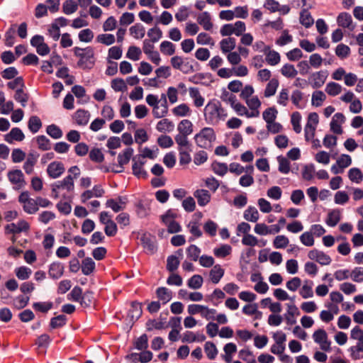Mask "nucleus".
Wrapping results in <instances>:
<instances>
[{
    "label": "nucleus",
    "mask_w": 363,
    "mask_h": 363,
    "mask_svg": "<svg viewBox=\"0 0 363 363\" xmlns=\"http://www.w3.org/2000/svg\"><path fill=\"white\" fill-rule=\"evenodd\" d=\"M68 173L63 179L51 184V196L53 199L72 200L74 195V179L80 175V169L77 166H72L68 169Z\"/></svg>",
    "instance_id": "nucleus-1"
},
{
    "label": "nucleus",
    "mask_w": 363,
    "mask_h": 363,
    "mask_svg": "<svg viewBox=\"0 0 363 363\" xmlns=\"http://www.w3.org/2000/svg\"><path fill=\"white\" fill-rule=\"evenodd\" d=\"M203 115L206 121L212 125L218 124L220 121H225L228 116L226 110L216 100L208 102L204 108Z\"/></svg>",
    "instance_id": "nucleus-2"
},
{
    "label": "nucleus",
    "mask_w": 363,
    "mask_h": 363,
    "mask_svg": "<svg viewBox=\"0 0 363 363\" xmlns=\"http://www.w3.org/2000/svg\"><path fill=\"white\" fill-rule=\"evenodd\" d=\"M167 94H162L161 99L163 102L160 105V100L158 96L150 94L145 99L147 104L152 108V114L155 118H160L165 116L168 113V106L167 102Z\"/></svg>",
    "instance_id": "nucleus-3"
},
{
    "label": "nucleus",
    "mask_w": 363,
    "mask_h": 363,
    "mask_svg": "<svg viewBox=\"0 0 363 363\" xmlns=\"http://www.w3.org/2000/svg\"><path fill=\"white\" fill-rule=\"evenodd\" d=\"M74 55L79 57L77 65L84 69H91L94 65V52L92 48H80L74 47L73 48Z\"/></svg>",
    "instance_id": "nucleus-4"
},
{
    "label": "nucleus",
    "mask_w": 363,
    "mask_h": 363,
    "mask_svg": "<svg viewBox=\"0 0 363 363\" xmlns=\"http://www.w3.org/2000/svg\"><path fill=\"white\" fill-rule=\"evenodd\" d=\"M216 139V135L214 130L210 127L202 128L194 136L196 144L204 149H210L213 146V143Z\"/></svg>",
    "instance_id": "nucleus-5"
},
{
    "label": "nucleus",
    "mask_w": 363,
    "mask_h": 363,
    "mask_svg": "<svg viewBox=\"0 0 363 363\" xmlns=\"http://www.w3.org/2000/svg\"><path fill=\"white\" fill-rule=\"evenodd\" d=\"M177 217L178 214L172 209H169L161 216V220L167 226L168 233H176L182 230L181 225L175 220Z\"/></svg>",
    "instance_id": "nucleus-6"
},
{
    "label": "nucleus",
    "mask_w": 363,
    "mask_h": 363,
    "mask_svg": "<svg viewBox=\"0 0 363 363\" xmlns=\"http://www.w3.org/2000/svg\"><path fill=\"white\" fill-rule=\"evenodd\" d=\"M18 201L22 205L24 211L28 214H33L38 211L36 200L31 199L27 191H23L20 194Z\"/></svg>",
    "instance_id": "nucleus-7"
},
{
    "label": "nucleus",
    "mask_w": 363,
    "mask_h": 363,
    "mask_svg": "<svg viewBox=\"0 0 363 363\" xmlns=\"http://www.w3.org/2000/svg\"><path fill=\"white\" fill-rule=\"evenodd\" d=\"M319 122L318 113H311L308 116V121L304 128L305 138L306 141L313 139L315 130Z\"/></svg>",
    "instance_id": "nucleus-8"
},
{
    "label": "nucleus",
    "mask_w": 363,
    "mask_h": 363,
    "mask_svg": "<svg viewBox=\"0 0 363 363\" xmlns=\"http://www.w3.org/2000/svg\"><path fill=\"white\" fill-rule=\"evenodd\" d=\"M9 182L13 184V189L19 190L24 188L26 184L24 175L21 170L14 169L7 174Z\"/></svg>",
    "instance_id": "nucleus-9"
},
{
    "label": "nucleus",
    "mask_w": 363,
    "mask_h": 363,
    "mask_svg": "<svg viewBox=\"0 0 363 363\" xmlns=\"http://www.w3.org/2000/svg\"><path fill=\"white\" fill-rule=\"evenodd\" d=\"M313 338L315 342L320 345L322 350L330 351L331 342L328 340V334L323 329H318L313 334Z\"/></svg>",
    "instance_id": "nucleus-10"
},
{
    "label": "nucleus",
    "mask_w": 363,
    "mask_h": 363,
    "mask_svg": "<svg viewBox=\"0 0 363 363\" xmlns=\"http://www.w3.org/2000/svg\"><path fill=\"white\" fill-rule=\"evenodd\" d=\"M30 45L36 49V52L41 56L47 55L50 53V49L43 35H35L30 39Z\"/></svg>",
    "instance_id": "nucleus-11"
},
{
    "label": "nucleus",
    "mask_w": 363,
    "mask_h": 363,
    "mask_svg": "<svg viewBox=\"0 0 363 363\" xmlns=\"http://www.w3.org/2000/svg\"><path fill=\"white\" fill-rule=\"evenodd\" d=\"M30 229L29 223L25 220H21L18 223H10L5 226L6 234H19L22 232H28Z\"/></svg>",
    "instance_id": "nucleus-12"
},
{
    "label": "nucleus",
    "mask_w": 363,
    "mask_h": 363,
    "mask_svg": "<svg viewBox=\"0 0 363 363\" xmlns=\"http://www.w3.org/2000/svg\"><path fill=\"white\" fill-rule=\"evenodd\" d=\"M133 173L138 178H146L147 172L143 168V165L146 163V160H144L143 156H135L132 159Z\"/></svg>",
    "instance_id": "nucleus-13"
},
{
    "label": "nucleus",
    "mask_w": 363,
    "mask_h": 363,
    "mask_svg": "<svg viewBox=\"0 0 363 363\" xmlns=\"http://www.w3.org/2000/svg\"><path fill=\"white\" fill-rule=\"evenodd\" d=\"M133 154V150L130 147L126 148L123 152L120 153L118 155V165L116 169L113 167L112 172L116 173L123 172V166L129 162Z\"/></svg>",
    "instance_id": "nucleus-14"
},
{
    "label": "nucleus",
    "mask_w": 363,
    "mask_h": 363,
    "mask_svg": "<svg viewBox=\"0 0 363 363\" xmlns=\"http://www.w3.org/2000/svg\"><path fill=\"white\" fill-rule=\"evenodd\" d=\"M65 167L62 162L54 161L50 163L47 167L48 175L52 179L60 177L65 172Z\"/></svg>",
    "instance_id": "nucleus-15"
},
{
    "label": "nucleus",
    "mask_w": 363,
    "mask_h": 363,
    "mask_svg": "<svg viewBox=\"0 0 363 363\" xmlns=\"http://www.w3.org/2000/svg\"><path fill=\"white\" fill-rule=\"evenodd\" d=\"M308 257L310 259L315 260L321 265H328L332 261L329 255L316 249L310 250Z\"/></svg>",
    "instance_id": "nucleus-16"
},
{
    "label": "nucleus",
    "mask_w": 363,
    "mask_h": 363,
    "mask_svg": "<svg viewBox=\"0 0 363 363\" xmlns=\"http://www.w3.org/2000/svg\"><path fill=\"white\" fill-rule=\"evenodd\" d=\"M328 77L326 71H318L313 73L308 80L311 86L314 89L321 87L325 82Z\"/></svg>",
    "instance_id": "nucleus-17"
},
{
    "label": "nucleus",
    "mask_w": 363,
    "mask_h": 363,
    "mask_svg": "<svg viewBox=\"0 0 363 363\" xmlns=\"http://www.w3.org/2000/svg\"><path fill=\"white\" fill-rule=\"evenodd\" d=\"M249 108L250 116L251 118H257L259 116V108L261 107V101L257 96H253L250 99L245 101Z\"/></svg>",
    "instance_id": "nucleus-18"
},
{
    "label": "nucleus",
    "mask_w": 363,
    "mask_h": 363,
    "mask_svg": "<svg viewBox=\"0 0 363 363\" xmlns=\"http://www.w3.org/2000/svg\"><path fill=\"white\" fill-rule=\"evenodd\" d=\"M104 194V189L100 185H95L92 189L83 192L81 195V201L86 203L88 200L93 197H101Z\"/></svg>",
    "instance_id": "nucleus-19"
},
{
    "label": "nucleus",
    "mask_w": 363,
    "mask_h": 363,
    "mask_svg": "<svg viewBox=\"0 0 363 363\" xmlns=\"http://www.w3.org/2000/svg\"><path fill=\"white\" fill-rule=\"evenodd\" d=\"M337 23L339 26L344 28H348L350 30L354 29V25L352 16L350 13L346 12L340 13L337 17Z\"/></svg>",
    "instance_id": "nucleus-20"
},
{
    "label": "nucleus",
    "mask_w": 363,
    "mask_h": 363,
    "mask_svg": "<svg viewBox=\"0 0 363 363\" xmlns=\"http://www.w3.org/2000/svg\"><path fill=\"white\" fill-rule=\"evenodd\" d=\"M219 45L222 53L227 55L235 48L236 40L233 37H228L222 39L219 43Z\"/></svg>",
    "instance_id": "nucleus-21"
},
{
    "label": "nucleus",
    "mask_w": 363,
    "mask_h": 363,
    "mask_svg": "<svg viewBox=\"0 0 363 363\" xmlns=\"http://www.w3.org/2000/svg\"><path fill=\"white\" fill-rule=\"evenodd\" d=\"M25 135L19 128H13L4 137L5 141L10 144L13 143V141H23Z\"/></svg>",
    "instance_id": "nucleus-22"
},
{
    "label": "nucleus",
    "mask_w": 363,
    "mask_h": 363,
    "mask_svg": "<svg viewBox=\"0 0 363 363\" xmlns=\"http://www.w3.org/2000/svg\"><path fill=\"white\" fill-rule=\"evenodd\" d=\"M314 284L312 280L306 279L303 281V284L301 286V289L299 290L300 296L304 298H309L313 296V286Z\"/></svg>",
    "instance_id": "nucleus-23"
},
{
    "label": "nucleus",
    "mask_w": 363,
    "mask_h": 363,
    "mask_svg": "<svg viewBox=\"0 0 363 363\" xmlns=\"http://www.w3.org/2000/svg\"><path fill=\"white\" fill-rule=\"evenodd\" d=\"M197 22L205 30L210 31L213 29V24L211 21V17L207 11L202 12L198 16Z\"/></svg>",
    "instance_id": "nucleus-24"
},
{
    "label": "nucleus",
    "mask_w": 363,
    "mask_h": 363,
    "mask_svg": "<svg viewBox=\"0 0 363 363\" xmlns=\"http://www.w3.org/2000/svg\"><path fill=\"white\" fill-rule=\"evenodd\" d=\"M242 243L244 245L250 247H255L257 245L264 247L266 245L267 241L264 240H258L257 237L252 234H247L243 235L242 238Z\"/></svg>",
    "instance_id": "nucleus-25"
},
{
    "label": "nucleus",
    "mask_w": 363,
    "mask_h": 363,
    "mask_svg": "<svg viewBox=\"0 0 363 363\" xmlns=\"http://www.w3.org/2000/svg\"><path fill=\"white\" fill-rule=\"evenodd\" d=\"M64 265L60 262H52L48 269V274L50 278L57 279L60 278L64 273Z\"/></svg>",
    "instance_id": "nucleus-26"
},
{
    "label": "nucleus",
    "mask_w": 363,
    "mask_h": 363,
    "mask_svg": "<svg viewBox=\"0 0 363 363\" xmlns=\"http://www.w3.org/2000/svg\"><path fill=\"white\" fill-rule=\"evenodd\" d=\"M225 269L220 264H215L209 272V277L212 283L218 284L223 278Z\"/></svg>",
    "instance_id": "nucleus-27"
},
{
    "label": "nucleus",
    "mask_w": 363,
    "mask_h": 363,
    "mask_svg": "<svg viewBox=\"0 0 363 363\" xmlns=\"http://www.w3.org/2000/svg\"><path fill=\"white\" fill-rule=\"evenodd\" d=\"M194 196L200 206H206L211 201V194L206 189H197L194 192Z\"/></svg>",
    "instance_id": "nucleus-28"
},
{
    "label": "nucleus",
    "mask_w": 363,
    "mask_h": 363,
    "mask_svg": "<svg viewBox=\"0 0 363 363\" xmlns=\"http://www.w3.org/2000/svg\"><path fill=\"white\" fill-rule=\"evenodd\" d=\"M265 55V61L270 66H276L281 61L280 54L274 50H272L271 48H269L264 52Z\"/></svg>",
    "instance_id": "nucleus-29"
},
{
    "label": "nucleus",
    "mask_w": 363,
    "mask_h": 363,
    "mask_svg": "<svg viewBox=\"0 0 363 363\" xmlns=\"http://www.w3.org/2000/svg\"><path fill=\"white\" fill-rule=\"evenodd\" d=\"M287 308V312L285 314L286 323L289 325H294L296 322L295 317L300 315V311L298 307L294 304H288Z\"/></svg>",
    "instance_id": "nucleus-30"
},
{
    "label": "nucleus",
    "mask_w": 363,
    "mask_h": 363,
    "mask_svg": "<svg viewBox=\"0 0 363 363\" xmlns=\"http://www.w3.org/2000/svg\"><path fill=\"white\" fill-rule=\"evenodd\" d=\"M73 118L79 125H85L89 121L90 113L86 110L79 109L74 113Z\"/></svg>",
    "instance_id": "nucleus-31"
},
{
    "label": "nucleus",
    "mask_w": 363,
    "mask_h": 363,
    "mask_svg": "<svg viewBox=\"0 0 363 363\" xmlns=\"http://www.w3.org/2000/svg\"><path fill=\"white\" fill-rule=\"evenodd\" d=\"M191 109L186 104H180L172 109V114L176 117H187L191 114Z\"/></svg>",
    "instance_id": "nucleus-32"
},
{
    "label": "nucleus",
    "mask_w": 363,
    "mask_h": 363,
    "mask_svg": "<svg viewBox=\"0 0 363 363\" xmlns=\"http://www.w3.org/2000/svg\"><path fill=\"white\" fill-rule=\"evenodd\" d=\"M190 97L194 100V104L196 107H201L204 104L205 99L201 95L200 91L196 87H190L189 89Z\"/></svg>",
    "instance_id": "nucleus-33"
},
{
    "label": "nucleus",
    "mask_w": 363,
    "mask_h": 363,
    "mask_svg": "<svg viewBox=\"0 0 363 363\" xmlns=\"http://www.w3.org/2000/svg\"><path fill=\"white\" fill-rule=\"evenodd\" d=\"M279 82L276 78L271 79L267 83L264 91V96L266 98H269L276 94V91L279 87Z\"/></svg>",
    "instance_id": "nucleus-34"
},
{
    "label": "nucleus",
    "mask_w": 363,
    "mask_h": 363,
    "mask_svg": "<svg viewBox=\"0 0 363 363\" xmlns=\"http://www.w3.org/2000/svg\"><path fill=\"white\" fill-rule=\"evenodd\" d=\"M157 297L163 304H166L172 298V292L166 287H159L156 290Z\"/></svg>",
    "instance_id": "nucleus-35"
},
{
    "label": "nucleus",
    "mask_w": 363,
    "mask_h": 363,
    "mask_svg": "<svg viewBox=\"0 0 363 363\" xmlns=\"http://www.w3.org/2000/svg\"><path fill=\"white\" fill-rule=\"evenodd\" d=\"M243 218L249 222L256 223L259 218V213L255 206H250L244 211Z\"/></svg>",
    "instance_id": "nucleus-36"
},
{
    "label": "nucleus",
    "mask_w": 363,
    "mask_h": 363,
    "mask_svg": "<svg viewBox=\"0 0 363 363\" xmlns=\"http://www.w3.org/2000/svg\"><path fill=\"white\" fill-rule=\"evenodd\" d=\"M341 212L338 209H334L328 214L325 223L330 227L335 226L340 220Z\"/></svg>",
    "instance_id": "nucleus-37"
},
{
    "label": "nucleus",
    "mask_w": 363,
    "mask_h": 363,
    "mask_svg": "<svg viewBox=\"0 0 363 363\" xmlns=\"http://www.w3.org/2000/svg\"><path fill=\"white\" fill-rule=\"evenodd\" d=\"M179 133L189 135L193 132V124L187 119H184L180 121L177 125Z\"/></svg>",
    "instance_id": "nucleus-38"
},
{
    "label": "nucleus",
    "mask_w": 363,
    "mask_h": 363,
    "mask_svg": "<svg viewBox=\"0 0 363 363\" xmlns=\"http://www.w3.org/2000/svg\"><path fill=\"white\" fill-rule=\"evenodd\" d=\"M232 252V247L230 245L224 244L213 249V254L218 258H225L230 255Z\"/></svg>",
    "instance_id": "nucleus-39"
},
{
    "label": "nucleus",
    "mask_w": 363,
    "mask_h": 363,
    "mask_svg": "<svg viewBox=\"0 0 363 363\" xmlns=\"http://www.w3.org/2000/svg\"><path fill=\"white\" fill-rule=\"evenodd\" d=\"M174 128L173 122L167 118L160 120L156 125V129L161 133L171 132Z\"/></svg>",
    "instance_id": "nucleus-40"
},
{
    "label": "nucleus",
    "mask_w": 363,
    "mask_h": 363,
    "mask_svg": "<svg viewBox=\"0 0 363 363\" xmlns=\"http://www.w3.org/2000/svg\"><path fill=\"white\" fill-rule=\"evenodd\" d=\"M160 52L167 56H171L175 53L176 46L172 42L164 40L160 45Z\"/></svg>",
    "instance_id": "nucleus-41"
},
{
    "label": "nucleus",
    "mask_w": 363,
    "mask_h": 363,
    "mask_svg": "<svg viewBox=\"0 0 363 363\" xmlns=\"http://www.w3.org/2000/svg\"><path fill=\"white\" fill-rule=\"evenodd\" d=\"M300 23L306 28H310L314 23L311 13L307 9H303L300 13Z\"/></svg>",
    "instance_id": "nucleus-42"
},
{
    "label": "nucleus",
    "mask_w": 363,
    "mask_h": 363,
    "mask_svg": "<svg viewBox=\"0 0 363 363\" xmlns=\"http://www.w3.org/2000/svg\"><path fill=\"white\" fill-rule=\"evenodd\" d=\"M95 269V262L90 257H86L82 260V272L84 275L91 274Z\"/></svg>",
    "instance_id": "nucleus-43"
},
{
    "label": "nucleus",
    "mask_w": 363,
    "mask_h": 363,
    "mask_svg": "<svg viewBox=\"0 0 363 363\" xmlns=\"http://www.w3.org/2000/svg\"><path fill=\"white\" fill-rule=\"evenodd\" d=\"M141 244L143 248L149 254H153L156 251V246L152 240L146 235H143L140 238Z\"/></svg>",
    "instance_id": "nucleus-44"
},
{
    "label": "nucleus",
    "mask_w": 363,
    "mask_h": 363,
    "mask_svg": "<svg viewBox=\"0 0 363 363\" xmlns=\"http://www.w3.org/2000/svg\"><path fill=\"white\" fill-rule=\"evenodd\" d=\"M111 86L116 92H125L128 89L126 82L122 78H115L112 79Z\"/></svg>",
    "instance_id": "nucleus-45"
},
{
    "label": "nucleus",
    "mask_w": 363,
    "mask_h": 363,
    "mask_svg": "<svg viewBox=\"0 0 363 363\" xmlns=\"http://www.w3.org/2000/svg\"><path fill=\"white\" fill-rule=\"evenodd\" d=\"M130 34L135 39H141L145 35L144 26L140 23H136L129 29Z\"/></svg>",
    "instance_id": "nucleus-46"
},
{
    "label": "nucleus",
    "mask_w": 363,
    "mask_h": 363,
    "mask_svg": "<svg viewBox=\"0 0 363 363\" xmlns=\"http://www.w3.org/2000/svg\"><path fill=\"white\" fill-rule=\"evenodd\" d=\"M326 99L325 94L322 91H315L312 94L311 104L313 106L319 107L323 105Z\"/></svg>",
    "instance_id": "nucleus-47"
},
{
    "label": "nucleus",
    "mask_w": 363,
    "mask_h": 363,
    "mask_svg": "<svg viewBox=\"0 0 363 363\" xmlns=\"http://www.w3.org/2000/svg\"><path fill=\"white\" fill-rule=\"evenodd\" d=\"M342 91V86L334 82L328 83L325 86V92L331 96H335L340 94Z\"/></svg>",
    "instance_id": "nucleus-48"
},
{
    "label": "nucleus",
    "mask_w": 363,
    "mask_h": 363,
    "mask_svg": "<svg viewBox=\"0 0 363 363\" xmlns=\"http://www.w3.org/2000/svg\"><path fill=\"white\" fill-rule=\"evenodd\" d=\"M16 28L15 25H12L5 33L4 43L8 47H11L15 43Z\"/></svg>",
    "instance_id": "nucleus-49"
},
{
    "label": "nucleus",
    "mask_w": 363,
    "mask_h": 363,
    "mask_svg": "<svg viewBox=\"0 0 363 363\" xmlns=\"http://www.w3.org/2000/svg\"><path fill=\"white\" fill-rule=\"evenodd\" d=\"M348 177L351 182L359 184L363 181V173L359 168L354 167L348 171Z\"/></svg>",
    "instance_id": "nucleus-50"
},
{
    "label": "nucleus",
    "mask_w": 363,
    "mask_h": 363,
    "mask_svg": "<svg viewBox=\"0 0 363 363\" xmlns=\"http://www.w3.org/2000/svg\"><path fill=\"white\" fill-rule=\"evenodd\" d=\"M350 357L354 360H357L361 358L359 353L363 352V339L358 340L354 346L350 347Z\"/></svg>",
    "instance_id": "nucleus-51"
},
{
    "label": "nucleus",
    "mask_w": 363,
    "mask_h": 363,
    "mask_svg": "<svg viewBox=\"0 0 363 363\" xmlns=\"http://www.w3.org/2000/svg\"><path fill=\"white\" fill-rule=\"evenodd\" d=\"M280 72L281 74L286 78H294L298 74V71L296 69L294 65L291 64L284 65Z\"/></svg>",
    "instance_id": "nucleus-52"
},
{
    "label": "nucleus",
    "mask_w": 363,
    "mask_h": 363,
    "mask_svg": "<svg viewBox=\"0 0 363 363\" xmlns=\"http://www.w3.org/2000/svg\"><path fill=\"white\" fill-rule=\"evenodd\" d=\"M32 274V270L25 266L19 267L15 269V274L18 279H28Z\"/></svg>",
    "instance_id": "nucleus-53"
},
{
    "label": "nucleus",
    "mask_w": 363,
    "mask_h": 363,
    "mask_svg": "<svg viewBox=\"0 0 363 363\" xmlns=\"http://www.w3.org/2000/svg\"><path fill=\"white\" fill-rule=\"evenodd\" d=\"M28 126L33 133H35L41 128L42 122L38 116H33L29 118Z\"/></svg>",
    "instance_id": "nucleus-54"
},
{
    "label": "nucleus",
    "mask_w": 363,
    "mask_h": 363,
    "mask_svg": "<svg viewBox=\"0 0 363 363\" xmlns=\"http://www.w3.org/2000/svg\"><path fill=\"white\" fill-rule=\"evenodd\" d=\"M203 282V277L199 274H194L187 282V285L190 289H199L202 286Z\"/></svg>",
    "instance_id": "nucleus-55"
},
{
    "label": "nucleus",
    "mask_w": 363,
    "mask_h": 363,
    "mask_svg": "<svg viewBox=\"0 0 363 363\" xmlns=\"http://www.w3.org/2000/svg\"><path fill=\"white\" fill-rule=\"evenodd\" d=\"M212 170L215 174L219 176H224L228 169V165L225 163L213 162L211 164Z\"/></svg>",
    "instance_id": "nucleus-56"
},
{
    "label": "nucleus",
    "mask_w": 363,
    "mask_h": 363,
    "mask_svg": "<svg viewBox=\"0 0 363 363\" xmlns=\"http://www.w3.org/2000/svg\"><path fill=\"white\" fill-rule=\"evenodd\" d=\"M289 240L284 235H277L273 240V246L276 249H283L289 245Z\"/></svg>",
    "instance_id": "nucleus-57"
},
{
    "label": "nucleus",
    "mask_w": 363,
    "mask_h": 363,
    "mask_svg": "<svg viewBox=\"0 0 363 363\" xmlns=\"http://www.w3.org/2000/svg\"><path fill=\"white\" fill-rule=\"evenodd\" d=\"M233 74L234 77H245L249 74V69L245 65L239 64L232 67Z\"/></svg>",
    "instance_id": "nucleus-58"
},
{
    "label": "nucleus",
    "mask_w": 363,
    "mask_h": 363,
    "mask_svg": "<svg viewBox=\"0 0 363 363\" xmlns=\"http://www.w3.org/2000/svg\"><path fill=\"white\" fill-rule=\"evenodd\" d=\"M37 162V157L33 154H30L23 164V169L26 174H30L33 172V167Z\"/></svg>",
    "instance_id": "nucleus-59"
},
{
    "label": "nucleus",
    "mask_w": 363,
    "mask_h": 363,
    "mask_svg": "<svg viewBox=\"0 0 363 363\" xmlns=\"http://www.w3.org/2000/svg\"><path fill=\"white\" fill-rule=\"evenodd\" d=\"M77 9V4L73 0H66L62 5V11L67 15L74 13Z\"/></svg>",
    "instance_id": "nucleus-60"
},
{
    "label": "nucleus",
    "mask_w": 363,
    "mask_h": 363,
    "mask_svg": "<svg viewBox=\"0 0 363 363\" xmlns=\"http://www.w3.org/2000/svg\"><path fill=\"white\" fill-rule=\"evenodd\" d=\"M277 115V111L274 107H269L265 109L262 113L263 119L267 123H269L275 121Z\"/></svg>",
    "instance_id": "nucleus-61"
},
{
    "label": "nucleus",
    "mask_w": 363,
    "mask_h": 363,
    "mask_svg": "<svg viewBox=\"0 0 363 363\" xmlns=\"http://www.w3.org/2000/svg\"><path fill=\"white\" fill-rule=\"evenodd\" d=\"M186 254L189 258L196 262L201 257V250L196 245H191L186 249Z\"/></svg>",
    "instance_id": "nucleus-62"
},
{
    "label": "nucleus",
    "mask_w": 363,
    "mask_h": 363,
    "mask_svg": "<svg viewBox=\"0 0 363 363\" xmlns=\"http://www.w3.org/2000/svg\"><path fill=\"white\" fill-rule=\"evenodd\" d=\"M36 143L38 149L45 151L51 148V143L50 140L45 135H39L36 138Z\"/></svg>",
    "instance_id": "nucleus-63"
},
{
    "label": "nucleus",
    "mask_w": 363,
    "mask_h": 363,
    "mask_svg": "<svg viewBox=\"0 0 363 363\" xmlns=\"http://www.w3.org/2000/svg\"><path fill=\"white\" fill-rule=\"evenodd\" d=\"M228 63L232 66L238 65L242 62L240 54L236 51H232L226 55Z\"/></svg>",
    "instance_id": "nucleus-64"
}]
</instances>
